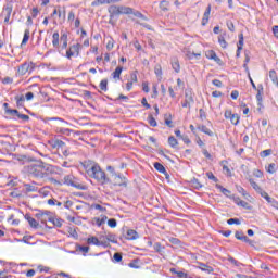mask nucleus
Listing matches in <instances>:
<instances>
[{
	"instance_id": "44",
	"label": "nucleus",
	"mask_w": 278,
	"mask_h": 278,
	"mask_svg": "<svg viewBox=\"0 0 278 278\" xmlns=\"http://www.w3.org/2000/svg\"><path fill=\"white\" fill-rule=\"evenodd\" d=\"M113 260H115V262H122L123 261V255L121 253H115L113 255Z\"/></svg>"
},
{
	"instance_id": "4",
	"label": "nucleus",
	"mask_w": 278,
	"mask_h": 278,
	"mask_svg": "<svg viewBox=\"0 0 278 278\" xmlns=\"http://www.w3.org/2000/svg\"><path fill=\"white\" fill-rule=\"evenodd\" d=\"M64 184H66V186H73V188H77L78 190H86V186L77 182V180L73 176H65Z\"/></svg>"
},
{
	"instance_id": "39",
	"label": "nucleus",
	"mask_w": 278,
	"mask_h": 278,
	"mask_svg": "<svg viewBox=\"0 0 278 278\" xmlns=\"http://www.w3.org/2000/svg\"><path fill=\"white\" fill-rule=\"evenodd\" d=\"M218 42L223 49L227 48V41L225 40V37H219Z\"/></svg>"
},
{
	"instance_id": "63",
	"label": "nucleus",
	"mask_w": 278,
	"mask_h": 278,
	"mask_svg": "<svg viewBox=\"0 0 278 278\" xmlns=\"http://www.w3.org/2000/svg\"><path fill=\"white\" fill-rule=\"evenodd\" d=\"M12 81H13V79L11 77H5L2 80L3 84H12Z\"/></svg>"
},
{
	"instance_id": "1",
	"label": "nucleus",
	"mask_w": 278,
	"mask_h": 278,
	"mask_svg": "<svg viewBox=\"0 0 278 278\" xmlns=\"http://www.w3.org/2000/svg\"><path fill=\"white\" fill-rule=\"evenodd\" d=\"M84 168L89 177L99 181V184L111 182L112 186L127 187V178L121 177L118 174H112L109 178L105 176V172L101 169V166L93 161H87L84 163Z\"/></svg>"
},
{
	"instance_id": "41",
	"label": "nucleus",
	"mask_w": 278,
	"mask_h": 278,
	"mask_svg": "<svg viewBox=\"0 0 278 278\" xmlns=\"http://www.w3.org/2000/svg\"><path fill=\"white\" fill-rule=\"evenodd\" d=\"M4 13H5V15H8V16H12V5H7V7L4 8Z\"/></svg>"
},
{
	"instance_id": "43",
	"label": "nucleus",
	"mask_w": 278,
	"mask_h": 278,
	"mask_svg": "<svg viewBox=\"0 0 278 278\" xmlns=\"http://www.w3.org/2000/svg\"><path fill=\"white\" fill-rule=\"evenodd\" d=\"M130 81H132V83L138 81V71L134 72V73L130 75Z\"/></svg>"
},
{
	"instance_id": "18",
	"label": "nucleus",
	"mask_w": 278,
	"mask_h": 278,
	"mask_svg": "<svg viewBox=\"0 0 278 278\" xmlns=\"http://www.w3.org/2000/svg\"><path fill=\"white\" fill-rule=\"evenodd\" d=\"M52 45L53 47L55 48H59L60 47V34L59 33H54L52 35Z\"/></svg>"
},
{
	"instance_id": "34",
	"label": "nucleus",
	"mask_w": 278,
	"mask_h": 278,
	"mask_svg": "<svg viewBox=\"0 0 278 278\" xmlns=\"http://www.w3.org/2000/svg\"><path fill=\"white\" fill-rule=\"evenodd\" d=\"M100 90H103L104 92L108 90V80L105 79L101 80Z\"/></svg>"
},
{
	"instance_id": "48",
	"label": "nucleus",
	"mask_w": 278,
	"mask_h": 278,
	"mask_svg": "<svg viewBox=\"0 0 278 278\" xmlns=\"http://www.w3.org/2000/svg\"><path fill=\"white\" fill-rule=\"evenodd\" d=\"M206 177H208V179H212L215 182L218 181V178H216V176H214L212 172L206 173Z\"/></svg>"
},
{
	"instance_id": "58",
	"label": "nucleus",
	"mask_w": 278,
	"mask_h": 278,
	"mask_svg": "<svg viewBox=\"0 0 278 278\" xmlns=\"http://www.w3.org/2000/svg\"><path fill=\"white\" fill-rule=\"evenodd\" d=\"M199 112H200V118L204 121V118H206L205 111L203 109H200Z\"/></svg>"
},
{
	"instance_id": "54",
	"label": "nucleus",
	"mask_w": 278,
	"mask_h": 278,
	"mask_svg": "<svg viewBox=\"0 0 278 278\" xmlns=\"http://www.w3.org/2000/svg\"><path fill=\"white\" fill-rule=\"evenodd\" d=\"M17 117H20L22 121H29V115L17 113Z\"/></svg>"
},
{
	"instance_id": "16",
	"label": "nucleus",
	"mask_w": 278,
	"mask_h": 278,
	"mask_svg": "<svg viewBox=\"0 0 278 278\" xmlns=\"http://www.w3.org/2000/svg\"><path fill=\"white\" fill-rule=\"evenodd\" d=\"M269 78L271 79L273 84H275L278 87V77L277 72L275 70L269 71Z\"/></svg>"
},
{
	"instance_id": "53",
	"label": "nucleus",
	"mask_w": 278,
	"mask_h": 278,
	"mask_svg": "<svg viewBox=\"0 0 278 278\" xmlns=\"http://www.w3.org/2000/svg\"><path fill=\"white\" fill-rule=\"evenodd\" d=\"M142 90L146 93H149L150 89H149V83H142Z\"/></svg>"
},
{
	"instance_id": "45",
	"label": "nucleus",
	"mask_w": 278,
	"mask_h": 278,
	"mask_svg": "<svg viewBox=\"0 0 278 278\" xmlns=\"http://www.w3.org/2000/svg\"><path fill=\"white\" fill-rule=\"evenodd\" d=\"M141 103L142 106L146 108V110H149L151 108V104L147 102V98H142Z\"/></svg>"
},
{
	"instance_id": "22",
	"label": "nucleus",
	"mask_w": 278,
	"mask_h": 278,
	"mask_svg": "<svg viewBox=\"0 0 278 278\" xmlns=\"http://www.w3.org/2000/svg\"><path fill=\"white\" fill-rule=\"evenodd\" d=\"M121 73H123V66H117L113 72V79H121Z\"/></svg>"
},
{
	"instance_id": "49",
	"label": "nucleus",
	"mask_w": 278,
	"mask_h": 278,
	"mask_svg": "<svg viewBox=\"0 0 278 278\" xmlns=\"http://www.w3.org/2000/svg\"><path fill=\"white\" fill-rule=\"evenodd\" d=\"M235 238H237V240H242V238H244V232L242 231H237L235 233Z\"/></svg>"
},
{
	"instance_id": "13",
	"label": "nucleus",
	"mask_w": 278,
	"mask_h": 278,
	"mask_svg": "<svg viewBox=\"0 0 278 278\" xmlns=\"http://www.w3.org/2000/svg\"><path fill=\"white\" fill-rule=\"evenodd\" d=\"M198 268H200V270H203L204 273H214V268L210 265H206L204 263H199Z\"/></svg>"
},
{
	"instance_id": "28",
	"label": "nucleus",
	"mask_w": 278,
	"mask_h": 278,
	"mask_svg": "<svg viewBox=\"0 0 278 278\" xmlns=\"http://www.w3.org/2000/svg\"><path fill=\"white\" fill-rule=\"evenodd\" d=\"M264 92V87L260 86L257 89V94H256V100L258 101V103H262V93Z\"/></svg>"
},
{
	"instance_id": "60",
	"label": "nucleus",
	"mask_w": 278,
	"mask_h": 278,
	"mask_svg": "<svg viewBox=\"0 0 278 278\" xmlns=\"http://www.w3.org/2000/svg\"><path fill=\"white\" fill-rule=\"evenodd\" d=\"M213 84L217 87L220 88L223 86V81L218 80V79H214Z\"/></svg>"
},
{
	"instance_id": "14",
	"label": "nucleus",
	"mask_w": 278,
	"mask_h": 278,
	"mask_svg": "<svg viewBox=\"0 0 278 278\" xmlns=\"http://www.w3.org/2000/svg\"><path fill=\"white\" fill-rule=\"evenodd\" d=\"M172 67L175 71V73H179V71H181V65L179 64V59L174 58L172 60Z\"/></svg>"
},
{
	"instance_id": "10",
	"label": "nucleus",
	"mask_w": 278,
	"mask_h": 278,
	"mask_svg": "<svg viewBox=\"0 0 278 278\" xmlns=\"http://www.w3.org/2000/svg\"><path fill=\"white\" fill-rule=\"evenodd\" d=\"M190 103H194V98L192 97V93L186 92L182 108H190Z\"/></svg>"
},
{
	"instance_id": "7",
	"label": "nucleus",
	"mask_w": 278,
	"mask_h": 278,
	"mask_svg": "<svg viewBox=\"0 0 278 278\" xmlns=\"http://www.w3.org/2000/svg\"><path fill=\"white\" fill-rule=\"evenodd\" d=\"M225 118H229L232 125H238V123H240V116L231 113L230 110L225 111Z\"/></svg>"
},
{
	"instance_id": "51",
	"label": "nucleus",
	"mask_w": 278,
	"mask_h": 278,
	"mask_svg": "<svg viewBox=\"0 0 278 278\" xmlns=\"http://www.w3.org/2000/svg\"><path fill=\"white\" fill-rule=\"evenodd\" d=\"M130 268H140V265L138 264V260H135L134 262L129 263Z\"/></svg>"
},
{
	"instance_id": "29",
	"label": "nucleus",
	"mask_w": 278,
	"mask_h": 278,
	"mask_svg": "<svg viewBox=\"0 0 278 278\" xmlns=\"http://www.w3.org/2000/svg\"><path fill=\"white\" fill-rule=\"evenodd\" d=\"M237 47L239 50H242V47H244V35L243 34L239 35V42H238Z\"/></svg>"
},
{
	"instance_id": "25",
	"label": "nucleus",
	"mask_w": 278,
	"mask_h": 278,
	"mask_svg": "<svg viewBox=\"0 0 278 278\" xmlns=\"http://www.w3.org/2000/svg\"><path fill=\"white\" fill-rule=\"evenodd\" d=\"M170 273H174V275H177L178 278H188V274L184 271H177V269L172 268Z\"/></svg>"
},
{
	"instance_id": "12",
	"label": "nucleus",
	"mask_w": 278,
	"mask_h": 278,
	"mask_svg": "<svg viewBox=\"0 0 278 278\" xmlns=\"http://www.w3.org/2000/svg\"><path fill=\"white\" fill-rule=\"evenodd\" d=\"M210 12H212V5L208 4L206 8V11L204 12L203 18H202V25H207L210 22Z\"/></svg>"
},
{
	"instance_id": "59",
	"label": "nucleus",
	"mask_w": 278,
	"mask_h": 278,
	"mask_svg": "<svg viewBox=\"0 0 278 278\" xmlns=\"http://www.w3.org/2000/svg\"><path fill=\"white\" fill-rule=\"evenodd\" d=\"M261 197H263L264 199H266V201H268L270 203V198L268 197V193L263 191L261 192Z\"/></svg>"
},
{
	"instance_id": "8",
	"label": "nucleus",
	"mask_w": 278,
	"mask_h": 278,
	"mask_svg": "<svg viewBox=\"0 0 278 278\" xmlns=\"http://www.w3.org/2000/svg\"><path fill=\"white\" fill-rule=\"evenodd\" d=\"M75 55H79V43L70 47V49L66 51V58H68V60Z\"/></svg>"
},
{
	"instance_id": "46",
	"label": "nucleus",
	"mask_w": 278,
	"mask_h": 278,
	"mask_svg": "<svg viewBox=\"0 0 278 278\" xmlns=\"http://www.w3.org/2000/svg\"><path fill=\"white\" fill-rule=\"evenodd\" d=\"M106 49L109 51H112V49H114V40H109L108 43H106Z\"/></svg>"
},
{
	"instance_id": "36",
	"label": "nucleus",
	"mask_w": 278,
	"mask_h": 278,
	"mask_svg": "<svg viewBox=\"0 0 278 278\" xmlns=\"http://www.w3.org/2000/svg\"><path fill=\"white\" fill-rule=\"evenodd\" d=\"M104 3H108V0H96L91 3V5L97 7V5H104Z\"/></svg>"
},
{
	"instance_id": "6",
	"label": "nucleus",
	"mask_w": 278,
	"mask_h": 278,
	"mask_svg": "<svg viewBox=\"0 0 278 278\" xmlns=\"http://www.w3.org/2000/svg\"><path fill=\"white\" fill-rule=\"evenodd\" d=\"M205 55H206L207 60H214V62H216V64H218L219 66H223V60H220V58H218V55H216V52L214 50H207L205 52Z\"/></svg>"
},
{
	"instance_id": "24",
	"label": "nucleus",
	"mask_w": 278,
	"mask_h": 278,
	"mask_svg": "<svg viewBox=\"0 0 278 278\" xmlns=\"http://www.w3.org/2000/svg\"><path fill=\"white\" fill-rule=\"evenodd\" d=\"M170 5V2H168L167 0H163L160 3V8L163 12H168V8Z\"/></svg>"
},
{
	"instance_id": "42",
	"label": "nucleus",
	"mask_w": 278,
	"mask_h": 278,
	"mask_svg": "<svg viewBox=\"0 0 278 278\" xmlns=\"http://www.w3.org/2000/svg\"><path fill=\"white\" fill-rule=\"evenodd\" d=\"M271 153H273V150H270V149L264 150L263 152H261V156L268 157V155H270Z\"/></svg>"
},
{
	"instance_id": "37",
	"label": "nucleus",
	"mask_w": 278,
	"mask_h": 278,
	"mask_svg": "<svg viewBox=\"0 0 278 278\" xmlns=\"http://www.w3.org/2000/svg\"><path fill=\"white\" fill-rule=\"evenodd\" d=\"M275 166H276L275 163L269 164L267 167V173H270V175L276 173Z\"/></svg>"
},
{
	"instance_id": "2",
	"label": "nucleus",
	"mask_w": 278,
	"mask_h": 278,
	"mask_svg": "<svg viewBox=\"0 0 278 278\" xmlns=\"http://www.w3.org/2000/svg\"><path fill=\"white\" fill-rule=\"evenodd\" d=\"M27 173L37 179H45L53 173V167L42 161H36L27 166Z\"/></svg>"
},
{
	"instance_id": "40",
	"label": "nucleus",
	"mask_w": 278,
	"mask_h": 278,
	"mask_svg": "<svg viewBox=\"0 0 278 278\" xmlns=\"http://www.w3.org/2000/svg\"><path fill=\"white\" fill-rule=\"evenodd\" d=\"M149 125H151V127H157V122L153 118L152 115L149 116Z\"/></svg>"
},
{
	"instance_id": "9",
	"label": "nucleus",
	"mask_w": 278,
	"mask_h": 278,
	"mask_svg": "<svg viewBox=\"0 0 278 278\" xmlns=\"http://www.w3.org/2000/svg\"><path fill=\"white\" fill-rule=\"evenodd\" d=\"M48 144H50L52 149H64V147H66V143L60 139H51L48 141Z\"/></svg>"
},
{
	"instance_id": "32",
	"label": "nucleus",
	"mask_w": 278,
	"mask_h": 278,
	"mask_svg": "<svg viewBox=\"0 0 278 278\" xmlns=\"http://www.w3.org/2000/svg\"><path fill=\"white\" fill-rule=\"evenodd\" d=\"M168 143L173 147V148H175V147H177V144H179V142L176 140V138L175 137H169L168 138Z\"/></svg>"
},
{
	"instance_id": "11",
	"label": "nucleus",
	"mask_w": 278,
	"mask_h": 278,
	"mask_svg": "<svg viewBox=\"0 0 278 278\" xmlns=\"http://www.w3.org/2000/svg\"><path fill=\"white\" fill-rule=\"evenodd\" d=\"M233 201L236 205H239L240 207H244V210H251V205H249L247 201H243L238 197H233Z\"/></svg>"
},
{
	"instance_id": "64",
	"label": "nucleus",
	"mask_w": 278,
	"mask_h": 278,
	"mask_svg": "<svg viewBox=\"0 0 278 278\" xmlns=\"http://www.w3.org/2000/svg\"><path fill=\"white\" fill-rule=\"evenodd\" d=\"M273 34L276 38H278V26L273 27Z\"/></svg>"
},
{
	"instance_id": "15",
	"label": "nucleus",
	"mask_w": 278,
	"mask_h": 278,
	"mask_svg": "<svg viewBox=\"0 0 278 278\" xmlns=\"http://www.w3.org/2000/svg\"><path fill=\"white\" fill-rule=\"evenodd\" d=\"M37 217L39 218V220H41V223H47V220H51V215H49L48 212L39 213L37 214Z\"/></svg>"
},
{
	"instance_id": "17",
	"label": "nucleus",
	"mask_w": 278,
	"mask_h": 278,
	"mask_svg": "<svg viewBox=\"0 0 278 278\" xmlns=\"http://www.w3.org/2000/svg\"><path fill=\"white\" fill-rule=\"evenodd\" d=\"M126 238L127 240H136V238H138V232H136L134 229H130L127 231Z\"/></svg>"
},
{
	"instance_id": "21",
	"label": "nucleus",
	"mask_w": 278,
	"mask_h": 278,
	"mask_svg": "<svg viewBox=\"0 0 278 278\" xmlns=\"http://www.w3.org/2000/svg\"><path fill=\"white\" fill-rule=\"evenodd\" d=\"M89 244H94L96 247H101V241L97 237H90L87 239Z\"/></svg>"
},
{
	"instance_id": "20",
	"label": "nucleus",
	"mask_w": 278,
	"mask_h": 278,
	"mask_svg": "<svg viewBox=\"0 0 278 278\" xmlns=\"http://www.w3.org/2000/svg\"><path fill=\"white\" fill-rule=\"evenodd\" d=\"M29 35H30L29 29H25L21 47H25V45L29 42Z\"/></svg>"
},
{
	"instance_id": "47",
	"label": "nucleus",
	"mask_w": 278,
	"mask_h": 278,
	"mask_svg": "<svg viewBox=\"0 0 278 278\" xmlns=\"http://www.w3.org/2000/svg\"><path fill=\"white\" fill-rule=\"evenodd\" d=\"M77 249H78V251H81L83 253H88L90 251L89 247L78 245Z\"/></svg>"
},
{
	"instance_id": "3",
	"label": "nucleus",
	"mask_w": 278,
	"mask_h": 278,
	"mask_svg": "<svg viewBox=\"0 0 278 278\" xmlns=\"http://www.w3.org/2000/svg\"><path fill=\"white\" fill-rule=\"evenodd\" d=\"M109 14L111 18H115V16H121V14H134V9L123 5H111Z\"/></svg>"
},
{
	"instance_id": "50",
	"label": "nucleus",
	"mask_w": 278,
	"mask_h": 278,
	"mask_svg": "<svg viewBox=\"0 0 278 278\" xmlns=\"http://www.w3.org/2000/svg\"><path fill=\"white\" fill-rule=\"evenodd\" d=\"M108 225L109 227H112V228L116 227V219L114 218L109 219Z\"/></svg>"
},
{
	"instance_id": "5",
	"label": "nucleus",
	"mask_w": 278,
	"mask_h": 278,
	"mask_svg": "<svg viewBox=\"0 0 278 278\" xmlns=\"http://www.w3.org/2000/svg\"><path fill=\"white\" fill-rule=\"evenodd\" d=\"M35 65L33 62H25L17 68L18 75H27V73H31L34 71Z\"/></svg>"
},
{
	"instance_id": "35",
	"label": "nucleus",
	"mask_w": 278,
	"mask_h": 278,
	"mask_svg": "<svg viewBox=\"0 0 278 278\" xmlns=\"http://www.w3.org/2000/svg\"><path fill=\"white\" fill-rule=\"evenodd\" d=\"M55 14H59V18L62 17V8L61 7H56L53 10L52 16H55Z\"/></svg>"
},
{
	"instance_id": "57",
	"label": "nucleus",
	"mask_w": 278,
	"mask_h": 278,
	"mask_svg": "<svg viewBox=\"0 0 278 278\" xmlns=\"http://www.w3.org/2000/svg\"><path fill=\"white\" fill-rule=\"evenodd\" d=\"M7 114H11L13 116V114L17 115L18 116V110H10V109H7Z\"/></svg>"
},
{
	"instance_id": "52",
	"label": "nucleus",
	"mask_w": 278,
	"mask_h": 278,
	"mask_svg": "<svg viewBox=\"0 0 278 278\" xmlns=\"http://www.w3.org/2000/svg\"><path fill=\"white\" fill-rule=\"evenodd\" d=\"M153 93H152V99H157V86L154 85L152 87Z\"/></svg>"
},
{
	"instance_id": "31",
	"label": "nucleus",
	"mask_w": 278,
	"mask_h": 278,
	"mask_svg": "<svg viewBox=\"0 0 278 278\" xmlns=\"http://www.w3.org/2000/svg\"><path fill=\"white\" fill-rule=\"evenodd\" d=\"M250 184L252 186V188L254 190H256V192H262V188L260 187V185H257V182H255L253 179H250Z\"/></svg>"
},
{
	"instance_id": "56",
	"label": "nucleus",
	"mask_w": 278,
	"mask_h": 278,
	"mask_svg": "<svg viewBox=\"0 0 278 278\" xmlns=\"http://www.w3.org/2000/svg\"><path fill=\"white\" fill-rule=\"evenodd\" d=\"M154 249H155V252H156V253H162V244L155 243V244H154Z\"/></svg>"
},
{
	"instance_id": "30",
	"label": "nucleus",
	"mask_w": 278,
	"mask_h": 278,
	"mask_svg": "<svg viewBox=\"0 0 278 278\" xmlns=\"http://www.w3.org/2000/svg\"><path fill=\"white\" fill-rule=\"evenodd\" d=\"M154 168H156L159 173H166V168L161 163H154Z\"/></svg>"
},
{
	"instance_id": "55",
	"label": "nucleus",
	"mask_w": 278,
	"mask_h": 278,
	"mask_svg": "<svg viewBox=\"0 0 278 278\" xmlns=\"http://www.w3.org/2000/svg\"><path fill=\"white\" fill-rule=\"evenodd\" d=\"M64 207H66L67 210H71V207H73V201L71 200L65 201Z\"/></svg>"
},
{
	"instance_id": "38",
	"label": "nucleus",
	"mask_w": 278,
	"mask_h": 278,
	"mask_svg": "<svg viewBox=\"0 0 278 278\" xmlns=\"http://www.w3.org/2000/svg\"><path fill=\"white\" fill-rule=\"evenodd\" d=\"M228 225H240V219L238 218H230L227 220Z\"/></svg>"
},
{
	"instance_id": "33",
	"label": "nucleus",
	"mask_w": 278,
	"mask_h": 278,
	"mask_svg": "<svg viewBox=\"0 0 278 278\" xmlns=\"http://www.w3.org/2000/svg\"><path fill=\"white\" fill-rule=\"evenodd\" d=\"M27 220H28L30 227H34V228L38 227V222L35 218L27 217Z\"/></svg>"
},
{
	"instance_id": "61",
	"label": "nucleus",
	"mask_w": 278,
	"mask_h": 278,
	"mask_svg": "<svg viewBox=\"0 0 278 278\" xmlns=\"http://www.w3.org/2000/svg\"><path fill=\"white\" fill-rule=\"evenodd\" d=\"M34 275H36V270H34V269H29V270L26 273V277H34Z\"/></svg>"
},
{
	"instance_id": "23",
	"label": "nucleus",
	"mask_w": 278,
	"mask_h": 278,
	"mask_svg": "<svg viewBox=\"0 0 278 278\" xmlns=\"http://www.w3.org/2000/svg\"><path fill=\"white\" fill-rule=\"evenodd\" d=\"M61 42H63L61 49H66V47H68V36L66 34L61 36Z\"/></svg>"
},
{
	"instance_id": "26",
	"label": "nucleus",
	"mask_w": 278,
	"mask_h": 278,
	"mask_svg": "<svg viewBox=\"0 0 278 278\" xmlns=\"http://www.w3.org/2000/svg\"><path fill=\"white\" fill-rule=\"evenodd\" d=\"M188 60H199L201 58V53L187 52Z\"/></svg>"
},
{
	"instance_id": "19",
	"label": "nucleus",
	"mask_w": 278,
	"mask_h": 278,
	"mask_svg": "<svg viewBox=\"0 0 278 278\" xmlns=\"http://www.w3.org/2000/svg\"><path fill=\"white\" fill-rule=\"evenodd\" d=\"M198 129L203 134H206V136H214V132H212V130H210V128H207L206 126L198 125Z\"/></svg>"
},
{
	"instance_id": "27",
	"label": "nucleus",
	"mask_w": 278,
	"mask_h": 278,
	"mask_svg": "<svg viewBox=\"0 0 278 278\" xmlns=\"http://www.w3.org/2000/svg\"><path fill=\"white\" fill-rule=\"evenodd\" d=\"M216 188L218 189V190H220V192L223 193V194H225V197H229V194H231V191H229L228 189H225L223 186H220V185H216Z\"/></svg>"
},
{
	"instance_id": "62",
	"label": "nucleus",
	"mask_w": 278,
	"mask_h": 278,
	"mask_svg": "<svg viewBox=\"0 0 278 278\" xmlns=\"http://www.w3.org/2000/svg\"><path fill=\"white\" fill-rule=\"evenodd\" d=\"M239 96H240V93L237 90H233L231 92V99H238Z\"/></svg>"
}]
</instances>
